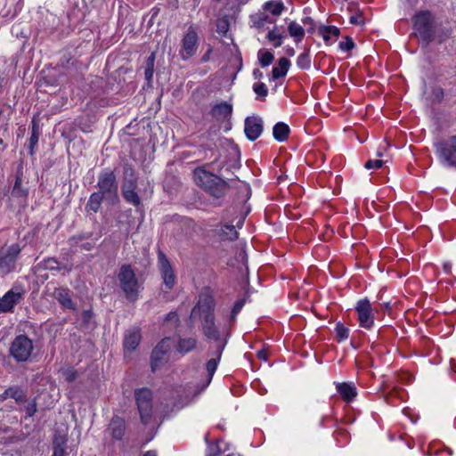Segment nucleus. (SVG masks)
Wrapping results in <instances>:
<instances>
[{
    "label": "nucleus",
    "instance_id": "nucleus-1",
    "mask_svg": "<svg viewBox=\"0 0 456 456\" xmlns=\"http://www.w3.org/2000/svg\"><path fill=\"white\" fill-rule=\"evenodd\" d=\"M414 34L423 47H428L436 38L435 17L428 10L419 11L412 17Z\"/></svg>",
    "mask_w": 456,
    "mask_h": 456
},
{
    "label": "nucleus",
    "instance_id": "nucleus-2",
    "mask_svg": "<svg viewBox=\"0 0 456 456\" xmlns=\"http://www.w3.org/2000/svg\"><path fill=\"white\" fill-rule=\"evenodd\" d=\"M194 179L199 186L202 187L216 198L222 197L226 191V183L220 177L204 169L195 170Z\"/></svg>",
    "mask_w": 456,
    "mask_h": 456
},
{
    "label": "nucleus",
    "instance_id": "nucleus-3",
    "mask_svg": "<svg viewBox=\"0 0 456 456\" xmlns=\"http://www.w3.org/2000/svg\"><path fill=\"white\" fill-rule=\"evenodd\" d=\"M119 286L126 297L130 301H136L139 297L140 285L134 269L130 265H123L118 274Z\"/></svg>",
    "mask_w": 456,
    "mask_h": 456
},
{
    "label": "nucleus",
    "instance_id": "nucleus-4",
    "mask_svg": "<svg viewBox=\"0 0 456 456\" xmlns=\"http://www.w3.org/2000/svg\"><path fill=\"white\" fill-rule=\"evenodd\" d=\"M434 148L439 161L444 166L456 168V135L436 142Z\"/></svg>",
    "mask_w": 456,
    "mask_h": 456
},
{
    "label": "nucleus",
    "instance_id": "nucleus-5",
    "mask_svg": "<svg viewBox=\"0 0 456 456\" xmlns=\"http://www.w3.org/2000/svg\"><path fill=\"white\" fill-rule=\"evenodd\" d=\"M215 307L216 300L213 291L209 287H206L200 291L199 300L192 308L191 315L199 317V319L206 318L208 315L214 316Z\"/></svg>",
    "mask_w": 456,
    "mask_h": 456
},
{
    "label": "nucleus",
    "instance_id": "nucleus-6",
    "mask_svg": "<svg viewBox=\"0 0 456 456\" xmlns=\"http://www.w3.org/2000/svg\"><path fill=\"white\" fill-rule=\"evenodd\" d=\"M134 397L140 413L141 421L147 425L152 415V392L147 387L135 390Z\"/></svg>",
    "mask_w": 456,
    "mask_h": 456
},
{
    "label": "nucleus",
    "instance_id": "nucleus-7",
    "mask_svg": "<svg viewBox=\"0 0 456 456\" xmlns=\"http://www.w3.org/2000/svg\"><path fill=\"white\" fill-rule=\"evenodd\" d=\"M34 349L33 342L26 335L17 336L11 344L10 354L15 361L27 362Z\"/></svg>",
    "mask_w": 456,
    "mask_h": 456
},
{
    "label": "nucleus",
    "instance_id": "nucleus-8",
    "mask_svg": "<svg viewBox=\"0 0 456 456\" xmlns=\"http://www.w3.org/2000/svg\"><path fill=\"white\" fill-rule=\"evenodd\" d=\"M21 252L19 243H13L0 249V271L4 274L12 272L16 266V261Z\"/></svg>",
    "mask_w": 456,
    "mask_h": 456
},
{
    "label": "nucleus",
    "instance_id": "nucleus-9",
    "mask_svg": "<svg viewBox=\"0 0 456 456\" xmlns=\"http://www.w3.org/2000/svg\"><path fill=\"white\" fill-rule=\"evenodd\" d=\"M158 268L165 289L171 290L176 283V275L169 260L162 251L158 253Z\"/></svg>",
    "mask_w": 456,
    "mask_h": 456
},
{
    "label": "nucleus",
    "instance_id": "nucleus-10",
    "mask_svg": "<svg viewBox=\"0 0 456 456\" xmlns=\"http://www.w3.org/2000/svg\"><path fill=\"white\" fill-rule=\"evenodd\" d=\"M199 36L193 26H190L182 39V47L180 56L183 60H188L192 57L198 49Z\"/></svg>",
    "mask_w": 456,
    "mask_h": 456
},
{
    "label": "nucleus",
    "instance_id": "nucleus-11",
    "mask_svg": "<svg viewBox=\"0 0 456 456\" xmlns=\"http://www.w3.org/2000/svg\"><path fill=\"white\" fill-rule=\"evenodd\" d=\"M171 339L169 338H165L152 350L151 356V367L153 372L158 370L167 362V354L171 348Z\"/></svg>",
    "mask_w": 456,
    "mask_h": 456
},
{
    "label": "nucleus",
    "instance_id": "nucleus-12",
    "mask_svg": "<svg viewBox=\"0 0 456 456\" xmlns=\"http://www.w3.org/2000/svg\"><path fill=\"white\" fill-rule=\"evenodd\" d=\"M97 186L99 191L105 197H117L118 195V183L113 172L106 171L99 175Z\"/></svg>",
    "mask_w": 456,
    "mask_h": 456
},
{
    "label": "nucleus",
    "instance_id": "nucleus-13",
    "mask_svg": "<svg viewBox=\"0 0 456 456\" xmlns=\"http://www.w3.org/2000/svg\"><path fill=\"white\" fill-rule=\"evenodd\" d=\"M355 311L358 314L359 324L362 328L370 329L374 324V314L372 307L368 298L361 299L355 305Z\"/></svg>",
    "mask_w": 456,
    "mask_h": 456
},
{
    "label": "nucleus",
    "instance_id": "nucleus-14",
    "mask_svg": "<svg viewBox=\"0 0 456 456\" xmlns=\"http://www.w3.org/2000/svg\"><path fill=\"white\" fill-rule=\"evenodd\" d=\"M23 292L20 289H12L0 298V312H12L22 299Z\"/></svg>",
    "mask_w": 456,
    "mask_h": 456
},
{
    "label": "nucleus",
    "instance_id": "nucleus-15",
    "mask_svg": "<svg viewBox=\"0 0 456 456\" xmlns=\"http://www.w3.org/2000/svg\"><path fill=\"white\" fill-rule=\"evenodd\" d=\"M245 134L250 141L256 140L263 132V120L259 117H248L245 119Z\"/></svg>",
    "mask_w": 456,
    "mask_h": 456
},
{
    "label": "nucleus",
    "instance_id": "nucleus-16",
    "mask_svg": "<svg viewBox=\"0 0 456 456\" xmlns=\"http://www.w3.org/2000/svg\"><path fill=\"white\" fill-rule=\"evenodd\" d=\"M201 322V329L204 336L214 341L221 340V334L215 323V315L207 316L206 318L200 319Z\"/></svg>",
    "mask_w": 456,
    "mask_h": 456
},
{
    "label": "nucleus",
    "instance_id": "nucleus-17",
    "mask_svg": "<svg viewBox=\"0 0 456 456\" xmlns=\"http://www.w3.org/2000/svg\"><path fill=\"white\" fill-rule=\"evenodd\" d=\"M53 297L62 308L69 310L76 309V305L71 298V291L68 288L61 287L55 289Z\"/></svg>",
    "mask_w": 456,
    "mask_h": 456
},
{
    "label": "nucleus",
    "instance_id": "nucleus-18",
    "mask_svg": "<svg viewBox=\"0 0 456 456\" xmlns=\"http://www.w3.org/2000/svg\"><path fill=\"white\" fill-rule=\"evenodd\" d=\"M225 345H226V340H224L220 345H218L214 352L215 357L209 359L206 363V369H207L208 376V383H209L211 381V379L217 369V366L220 362V359H221L223 351L225 347Z\"/></svg>",
    "mask_w": 456,
    "mask_h": 456
},
{
    "label": "nucleus",
    "instance_id": "nucleus-19",
    "mask_svg": "<svg viewBox=\"0 0 456 456\" xmlns=\"http://www.w3.org/2000/svg\"><path fill=\"white\" fill-rule=\"evenodd\" d=\"M141 341V332L138 328H133L126 331L124 338V348L126 351H134Z\"/></svg>",
    "mask_w": 456,
    "mask_h": 456
},
{
    "label": "nucleus",
    "instance_id": "nucleus-20",
    "mask_svg": "<svg viewBox=\"0 0 456 456\" xmlns=\"http://www.w3.org/2000/svg\"><path fill=\"white\" fill-rule=\"evenodd\" d=\"M244 223V217L240 219L236 226L232 224H224L219 232L218 236L222 240H234L238 238V232L236 227L240 228Z\"/></svg>",
    "mask_w": 456,
    "mask_h": 456
},
{
    "label": "nucleus",
    "instance_id": "nucleus-21",
    "mask_svg": "<svg viewBox=\"0 0 456 456\" xmlns=\"http://www.w3.org/2000/svg\"><path fill=\"white\" fill-rule=\"evenodd\" d=\"M126 423L125 420L118 417L114 416L109 425V431L113 438L121 440L125 435Z\"/></svg>",
    "mask_w": 456,
    "mask_h": 456
},
{
    "label": "nucleus",
    "instance_id": "nucleus-22",
    "mask_svg": "<svg viewBox=\"0 0 456 456\" xmlns=\"http://www.w3.org/2000/svg\"><path fill=\"white\" fill-rule=\"evenodd\" d=\"M232 113V105L223 102L214 105L210 110V115L216 119H225L231 117Z\"/></svg>",
    "mask_w": 456,
    "mask_h": 456
},
{
    "label": "nucleus",
    "instance_id": "nucleus-23",
    "mask_svg": "<svg viewBox=\"0 0 456 456\" xmlns=\"http://www.w3.org/2000/svg\"><path fill=\"white\" fill-rule=\"evenodd\" d=\"M318 33L321 35L326 45H330L333 44L331 37H338L340 35V29L336 26L321 25L318 28Z\"/></svg>",
    "mask_w": 456,
    "mask_h": 456
},
{
    "label": "nucleus",
    "instance_id": "nucleus-24",
    "mask_svg": "<svg viewBox=\"0 0 456 456\" xmlns=\"http://www.w3.org/2000/svg\"><path fill=\"white\" fill-rule=\"evenodd\" d=\"M337 390L346 402H351L357 395L355 387L346 382L338 383Z\"/></svg>",
    "mask_w": 456,
    "mask_h": 456
},
{
    "label": "nucleus",
    "instance_id": "nucleus-25",
    "mask_svg": "<svg viewBox=\"0 0 456 456\" xmlns=\"http://www.w3.org/2000/svg\"><path fill=\"white\" fill-rule=\"evenodd\" d=\"M7 398H12L17 403H22L25 401V394L22 389L12 387L6 389L2 395H0V401H4Z\"/></svg>",
    "mask_w": 456,
    "mask_h": 456
},
{
    "label": "nucleus",
    "instance_id": "nucleus-26",
    "mask_svg": "<svg viewBox=\"0 0 456 456\" xmlns=\"http://www.w3.org/2000/svg\"><path fill=\"white\" fill-rule=\"evenodd\" d=\"M105 196L101 194L100 192H94L90 195L89 200L86 206V210L87 213H96L101 208L103 199Z\"/></svg>",
    "mask_w": 456,
    "mask_h": 456
},
{
    "label": "nucleus",
    "instance_id": "nucleus-27",
    "mask_svg": "<svg viewBox=\"0 0 456 456\" xmlns=\"http://www.w3.org/2000/svg\"><path fill=\"white\" fill-rule=\"evenodd\" d=\"M197 346V339L194 338H179L176 344V350L178 353L185 354L192 351Z\"/></svg>",
    "mask_w": 456,
    "mask_h": 456
},
{
    "label": "nucleus",
    "instance_id": "nucleus-28",
    "mask_svg": "<svg viewBox=\"0 0 456 456\" xmlns=\"http://www.w3.org/2000/svg\"><path fill=\"white\" fill-rule=\"evenodd\" d=\"M67 438L65 436H55L53 438V456H66Z\"/></svg>",
    "mask_w": 456,
    "mask_h": 456
},
{
    "label": "nucleus",
    "instance_id": "nucleus-29",
    "mask_svg": "<svg viewBox=\"0 0 456 456\" xmlns=\"http://www.w3.org/2000/svg\"><path fill=\"white\" fill-rule=\"evenodd\" d=\"M22 175L17 174L15 183L12 191V194L14 197H20L26 199L28 197V191L27 189L21 186L22 184Z\"/></svg>",
    "mask_w": 456,
    "mask_h": 456
},
{
    "label": "nucleus",
    "instance_id": "nucleus-30",
    "mask_svg": "<svg viewBox=\"0 0 456 456\" xmlns=\"http://www.w3.org/2000/svg\"><path fill=\"white\" fill-rule=\"evenodd\" d=\"M289 35L295 38L296 42H299L305 36L304 28L295 21H292L288 26Z\"/></svg>",
    "mask_w": 456,
    "mask_h": 456
},
{
    "label": "nucleus",
    "instance_id": "nucleus-31",
    "mask_svg": "<svg viewBox=\"0 0 456 456\" xmlns=\"http://www.w3.org/2000/svg\"><path fill=\"white\" fill-rule=\"evenodd\" d=\"M285 76V57L279 59L278 66L272 70L271 80H277Z\"/></svg>",
    "mask_w": 456,
    "mask_h": 456
},
{
    "label": "nucleus",
    "instance_id": "nucleus-32",
    "mask_svg": "<svg viewBox=\"0 0 456 456\" xmlns=\"http://www.w3.org/2000/svg\"><path fill=\"white\" fill-rule=\"evenodd\" d=\"M40 265L45 270L61 271L62 269L60 263L54 257L45 258L40 263Z\"/></svg>",
    "mask_w": 456,
    "mask_h": 456
},
{
    "label": "nucleus",
    "instance_id": "nucleus-33",
    "mask_svg": "<svg viewBox=\"0 0 456 456\" xmlns=\"http://www.w3.org/2000/svg\"><path fill=\"white\" fill-rule=\"evenodd\" d=\"M257 57L262 67L270 65L274 58L273 54L270 51L263 49L258 51Z\"/></svg>",
    "mask_w": 456,
    "mask_h": 456
},
{
    "label": "nucleus",
    "instance_id": "nucleus-34",
    "mask_svg": "<svg viewBox=\"0 0 456 456\" xmlns=\"http://www.w3.org/2000/svg\"><path fill=\"white\" fill-rule=\"evenodd\" d=\"M264 8L267 12L277 16L281 14L283 11V4L281 3L267 2L265 4Z\"/></svg>",
    "mask_w": 456,
    "mask_h": 456
},
{
    "label": "nucleus",
    "instance_id": "nucleus-35",
    "mask_svg": "<svg viewBox=\"0 0 456 456\" xmlns=\"http://www.w3.org/2000/svg\"><path fill=\"white\" fill-rule=\"evenodd\" d=\"M297 65L302 69H307L311 65V59L309 55V50H305L300 53L297 60Z\"/></svg>",
    "mask_w": 456,
    "mask_h": 456
},
{
    "label": "nucleus",
    "instance_id": "nucleus-36",
    "mask_svg": "<svg viewBox=\"0 0 456 456\" xmlns=\"http://www.w3.org/2000/svg\"><path fill=\"white\" fill-rule=\"evenodd\" d=\"M124 199L128 202L133 204L135 207H138L141 204L140 197L138 196L135 190L133 191H125L122 192Z\"/></svg>",
    "mask_w": 456,
    "mask_h": 456
},
{
    "label": "nucleus",
    "instance_id": "nucleus-37",
    "mask_svg": "<svg viewBox=\"0 0 456 456\" xmlns=\"http://www.w3.org/2000/svg\"><path fill=\"white\" fill-rule=\"evenodd\" d=\"M273 137L277 141H279V142L285 141V123L284 122H278L273 126Z\"/></svg>",
    "mask_w": 456,
    "mask_h": 456
},
{
    "label": "nucleus",
    "instance_id": "nucleus-38",
    "mask_svg": "<svg viewBox=\"0 0 456 456\" xmlns=\"http://www.w3.org/2000/svg\"><path fill=\"white\" fill-rule=\"evenodd\" d=\"M338 342L346 339L349 336V330L343 323L338 322L335 328Z\"/></svg>",
    "mask_w": 456,
    "mask_h": 456
},
{
    "label": "nucleus",
    "instance_id": "nucleus-39",
    "mask_svg": "<svg viewBox=\"0 0 456 456\" xmlns=\"http://www.w3.org/2000/svg\"><path fill=\"white\" fill-rule=\"evenodd\" d=\"M252 21L256 27H264L269 21V17L265 12L256 14L252 17Z\"/></svg>",
    "mask_w": 456,
    "mask_h": 456
},
{
    "label": "nucleus",
    "instance_id": "nucleus-40",
    "mask_svg": "<svg viewBox=\"0 0 456 456\" xmlns=\"http://www.w3.org/2000/svg\"><path fill=\"white\" fill-rule=\"evenodd\" d=\"M244 305H245V299H239L238 301L235 302V304L232 309V312H231V321L232 322H235L238 314L240 312V310L242 309Z\"/></svg>",
    "mask_w": 456,
    "mask_h": 456
},
{
    "label": "nucleus",
    "instance_id": "nucleus-41",
    "mask_svg": "<svg viewBox=\"0 0 456 456\" xmlns=\"http://www.w3.org/2000/svg\"><path fill=\"white\" fill-rule=\"evenodd\" d=\"M338 46L342 51L349 52L354 48L355 45L351 37H346V41L340 42Z\"/></svg>",
    "mask_w": 456,
    "mask_h": 456
},
{
    "label": "nucleus",
    "instance_id": "nucleus-42",
    "mask_svg": "<svg viewBox=\"0 0 456 456\" xmlns=\"http://www.w3.org/2000/svg\"><path fill=\"white\" fill-rule=\"evenodd\" d=\"M267 37L269 41L272 42L276 47L280 46L282 43L281 37L277 35L274 31H270Z\"/></svg>",
    "mask_w": 456,
    "mask_h": 456
},
{
    "label": "nucleus",
    "instance_id": "nucleus-43",
    "mask_svg": "<svg viewBox=\"0 0 456 456\" xmlns=\"http://www.w3.org/2000/svg\"><path fill=\"white\" fill-rule=\"evenodd\" d=\"M384 164V161L383 160H380V159H375V160H372V159H369L365 164H364V167L367 168V169H371V168H380Z\"/></svg>",
    "mask_w": 456,
    "mask_h": 456
},
{
    "label": "nucleus",
    "instance_id": "nucleus-44",
    "mask_svg": "<svg viewBox=\"0 0 456 456\" xmlns=\"http://www.w3.org/2000/svg\"><path fill=\"white\" fill-rule=\"evenodd\" d=\"M253 89L257 95L265 97L267 94V88L263 83L255 84Z\"/></svg>",
    "mask_w": 456,
    "mask_h": 456
},
{
    "label": "nucleus",
    "instance_id": "nucleus-45",
    "mask_svg": "<svg viewBox=\"0 0 456 456\" xmlns=\"http://www.w3.org/2000/svg\"><path fill=\"white\" fill-rule=\"evenodd\" d=\"M136 189V180L127 179L124 180L122 185V192L125 191H133Z\"/></svg>",
    "mask_w": 456,
    "mask_h": 456
},
{
    "label": "nucleus",
    "instance_id": "nucleus-46",
    "mask_svg": "<svg viewBox=\"0 0 456 456\" xmlns=\"http://www.w3.org/2000/svg\"><path fill=\"white\" fill-rule=\"evenodd\" d=\"M63 376L68 382H73L77 377V372L75 370L68 369L63 371Z\"/></svg>",
    "mask_w": 456,
    "mask_h": 456
},
{
    "label": "nucleus",
    "instance_id": "nucleus-47",
    "mask_svg": "<svg viewBox=\"0 0 456 456\" xmlns=\"http://www.w3.org/2000/svg\"><path fill=\"white\" fill-rule=\"evenodd\" d=\"M124 176H125L124 180H127V179L136 180L134 170L129 165H126L124 167Z\"/></svg>",
    "mask_w": 456,
    "mask_h": 456
},
{
    "label": "nucleus",
    "instance_id": "nucleus-48",
    "mask_svg": "<svg viewBox=\"0 0 456 456\" xmlns=\"http://www.w3.org/2000/svg\"><path fill=\"white\" fill-rule=\"evenodd\" d=\"M432 95L437 102H441L444 97V89L441 87L434 88L432 91Z\"/></svg>",
    "mask_w": 456,
    "mask_h": 456
},
{
    "label": "nucleus",
    "instance_id": "nucleus-49",
    "mask_svg": "<svg viewBox=\"0 0 456 456\" xmlns=\"http://www.w3.org/2000/svg\"><path fill=\"white\" fill-rule=\"evenodd\" d=\"M288 190H289V192L293 194L295 197L300 196L303 192L302 187L297 184H294V183L290 184L288 187Z\"/></svg>",
    "mask_w": 456,
    "mask_h": 456
},
{
    "label": "nucleus",
    "instance_id": "nucleus-50",
    "mask_svg": "<svg viewBox=\"0 0 456 456\" xmlns=\"http://www.w3.org/2000/svg\"><path fill=\"white\" fill-rule=\"evenodd\" d=\"M229 28L228 21L226 20H219L217 23V32L219 34L224 35Z\"/></svg>",
    "mask_w": 456,
    "mask_h": 456
},
{
    "label": "nucleus",
    "instance_id": "nucleus-51",
    "mask_svg": "<svg viewBox=\"0 0 456 456\" xmlns=\"http://www.w3.org/2000/svg\"><path fill=\"white\" fill-rule=\"evenodd\" d=\"M165 322H171L175 325H177L179 322V316L176 312H170L166 315Z\"/></svg>",
    "mask_w": 456,
    "mask_h": 456
},
{
    "label": "nucleus",
    "instance_id": "nucleus-52",
    "mask_svg": "<svg viewBox=\"0 0 456 456\" xmlns=\"http://www.w3.org/2000/svg\"><path fill=\"white\" fill-rule=\"evenodd\" d=\"M349 21L351 24L354 25H360L364 23V19L362 17V14L360 12L356 15H353L350 17Z\"/></svg>",
    "mask_w": 456,
    "mask_h": 456
},
{
    "label": "nucleus",
    "instance_id": "nucleus-53",
    "mask_svg": "<svg viewBox=\"0 0 456 456\" xmlns=\"http://www.w3.org/2000/svg\"><path fill=\"white\" fill-rule=\"evenodd\" d=\"M303 23L305 25H308L309 28H307V29H306L308 33H314L315 28H314V20L311 17H305L303 20Z\"/></svg>",
    "mask_w": 456,
    "mask_h": 456
},
{
    "label": "nucleus",
    "instance_id": "nucleus-54",
    "mask_svg": "<svg viewBox=\"0 0 456 456\" xmlns=\"http://www.w3.org/2000/svg\"><path fill=\"white\" fill-rule=\"evenodd\" d=\"M27 415L32 417L37 411V405L35 403H28L26 408Z\"/></svg>",
    "mask_w": 456,
    "mask_h": 456
},
{
    "label": "nucleus",
    "instance_id": "nucleus-55",
    "mask_svg": "<svg viewBox=\"0 0 456 456\" xmlns=\"http://www.w3.org/2000/svg\"><path fill=\"white\" fill-rule=\"evenodd\" d=\"M37 142H38V135L36 134L35 131H33V133L29 138V145H30L31 151L37 144Z\"/></svg>",
    "mask_w": 456,
    "mask_h": 456
},
{
    "label": "nucleus",
    "instance_id": "nucleus-56",
    "mask_svg": "<svg viewBox=\"0 0 456 456\" xmlns=\"http://www.w3.org/2000/svg\"><path fill=\"white\" fill-rule=\"evenodd\" d=\"M154 62H155V53H151V54L147 58L146 61V68H152L154 69Z\"/></svg>",
    "mask_w": 456,
    "mask_h": 456
},
{
    "label": "nucleus",
    "instance_id": "nucleus-57",
    "mask_svg": "<svg viewBox=\"0 0 456 456\" xmlns=\"http://www.w3.org/2000/svg\"><path fill=\"white\" fill-rule=\"evenodd\" d=\"M452 452L450 449H444L436 452L435 456H452Z\"/></svg>",
    "mask_w": 456,
    "mask_h": 456
},
{
    "label": "nucleus",
    "instance_id": "nucleus-58",
    "mask_svg": "<svg viewBox=\"0 0 456 456\" xmlns=\"http://www.w3.org/2000/svg\"><path fill=\"white\" fill-rule=\"evenodd\" d=\"M153 71H154V69L152 68H146L145 69V77L147 80H151L152 78V76H153Z\"/></svg>",
    "mask_w": 456,
    "mask_h": 456
},
{
    "label": "nucleus",
    "instance_id": "nucleus-59",
    "mask_svg": "<svg viewBox=\"0 0 456 456\" xmlns=\"http://www.w3.org/2000/svg\"><path fill=\"white\" fill-rule=\"evenodd\" d=\"M443 268L446 273H450L452 271V265L450 263L446 262L444 264Z\"/></svg>",
    "mask_w": 456,
    "mask_h": 456
},
{
    "label": "nucleus",
    "instance_id": "nucleus-60",
    "mask_svg": "<svg viewBox=\"0 0 456 456\" xmlns=\"http://www.w3.org/2000/svg\"><path fill=\"white\" fill-rule=\"evenodd\" d=\"M143 456H158L156 451H148L146 452Z\"/></svg>",
    "mask_w": 456,
    "mask_h": 456
},
{
    "label": "nucleus",
    "instance_id": "nucleus-61",
    "mask_svg": "<svg viewBox=\"0 0 456 456\" xmlns=\"http://www.w3.org/2000/svg\"><path fill=\"white\" fill-rule=\"evenodd\" d=\"M289 297H293L295 299H298L299 298V292H293V293H289Z\"/></svg>",
    "mask_w": 456,
    "mask_h": 456
},
{
    "label": "nucleus",
    "instance_id": "nucleus-62",
    "mask_svg": "<svg viewBox=\"0 0 456 456\" xmlns=\"http://www.w3.org/2000/svg\"><path fill=\"white\" fill-rule=\"evenodd\" d=\"M295 54V50L293 48H287V56H293Z\"/></svg>",
    "mask_w": 456,
    "mask_h": 456
},
{
    "label": "nucleus",
    "instance_id": "nucleus-63",
    "mask_svg": "<svg viewBox=\"0 0 456 456\" xmlns=\"http://www.w3.org/2000/svg\"><path fill=\"white\" fill-rule=\"evenodd\" d=\"M261 75L262 74H261V72L258 69L254 70V76H255L256 78H257Z\"/></svg>",
    "mask_w": 456,
    "mask_h": 456
},
{
    "label": "nucleus",
    "instance_id": "nucleus-64",
    "mask_svg": "<svg viewBox=\"0 0 456 456\" xmlns=\"http://www.w3.org/2000/svg\"><path fill=\"white\" fill-rule=\"evenodd\" d=\"M84 316L86 318H90L91 317V312L90 311H85L84 312Z\"/></svg>",
    "mask_w": 456,
    "mask_h": 456
}]
</instances>
